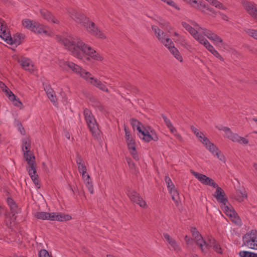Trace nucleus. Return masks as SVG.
Wrapping results in <instances>:
<instances>
[{
  "instance_id": "nucleus-1",
  "label": "nucleus",
  "mask_w": 257,
  "mask_h": 257,
  "mask_svg": "<svg viewBox=\"0 0 257 257\" xmlns=\"http://www.w3.org/2000/svg\"><path fill=\"white\" fill-rule=\"evenodd\" d=\"M57 41L64 45L67 49L71 52L72 55L78 59H82L88 56L91 57L98 61H102V57L91 47L85 44L77 37L68 36L67 37L61 36H56Z\"/></svg>"
},
{
  "instance_id": "nucleus-2",
  "label": "nucleus",
  "mask_w": 257,
  "mask_h": 257,
  "mask_svg": "<svg viewBox=\"0 0 257 257\" xmlns=\"http://www.w3.org/2000/svg\"><path fill=\"white\" fill-rule=\"evenodd\" d=\"M64 64L65 66H67L70 69L72 70L74 72L80 74L81 77L87 80L93 85L97 87L103 91H108V89L106 88L104 84H103L100 81L98 80V79H95L94 77H91V75L89 72L86 71L84 69L81 68L79 66L69 61L65 62Z\"/></svg>"
},
{
  "instance_id": "nucleus-3",
  "label": "nucleus",
  "mask_w": 257,
  "mask_h": 257,
  "mask_svg": "<svg viewBox=\"0 0 257 257\" xmlns=\"http://www.w3.org/2000/svg\"><path fill=\"white\" fill-rule=\"evenodd\" d=\"M199 130H195L194 132L197 137L199 139L206 147V148L214 155H215L220 160L225 161V157L222 155L221 152L217 147L213 143H211L205 136L199 131Z\"/></svg>"
},
{
  "instance_id": "nucleus-4",
  "label": "nucleus",
  "mask_w": 257,
  "mask_h": 257,
  "mask_svg": "<svg viewBox=\"0 0 257 257\" xmlns=\"http://www.w3.org/2000/svg\"><path fill=\"white\" fill-rule=\"evenodd\" d=\"M24 157L29 165L27 170L29 175L36 185H40L39 181L37 178L38 175L36 174V165L35 163V157L34 155L31 153L30 151H26L24 153Z\"/></svg>"
},
{
  "instance_id": "nucleus-5",
  "label": "nucleus",
  "mask_w": 257,
  "mask_h": 257,
  "mask_svg": "<svg viewBox=\"0 0 257 257\" xmlns=\"http://www.w3.org/2000/svg\"><path fill=\"white\" fill-rule=\"evenodd\" d=\"M244 245L253 249L257 250V231L252 230L244 234L242 238Z\"/></svg>"
},
{
  "instance_id": "nucleus-6",
  "label": "nucleus",
  "mask_w": 257,
  "mask_h": 257,
  "mask_svg": "<svg viewBox=\"0 0 257 257\" xmlns=\"http://www.w3.org/2000/svg\"><path fill=\"white\" fill-rule=\"evenodd\" d=\"M83 27L91 35L102 39H105L106 37L104 34L99 30L94 22L89 19L86 22H84Z\"/></svg>"
},
{
  "instance_id": "nucleus-7",
  "label": "nucleus",
  "mask_w": 257,
  "mask_h": 257,
  "mask_svg": "<svg viewBox=\"0 0 257 257\" xmlns=\"http://www.w3.org/2000/svg\"><path fill=\"white\" fill-rule=\"evenodd\" d=\"M227 203H223L221 204V207L223 210L224 213L229 216L231 220L236 224L240 225L241 224V221L239 217L238 216L237 213L232 209L231 207L227 205Z\"/></svg>"
},
{
  "instance_id": "nucleus-8",
  "label": "nucleus",
  "mask_w": 257,
  "mask_h": 257,
  "mask_svg": "<svg viewBox=\"0 0 257 257\" xmlns=\"http://www.w3.org/2000/svg\"><path fill=\"white\" fill-rule=\"evenodd\" d=\"M191 173L197 178L202 184L208 185L213 187H217V184L211 178L206 176V175L191 170Z\"/></svg>"
},
{
  "instance_id": "nucleus-9",
  "label": "nucleus",
  "mask_w": 257,
  "mask_h": 257,
  "mask_svg": "<svg viewBox=\"0 0 257 257\" xmlns=\"http://www.w3.org/2000/svg\"><path fill=\"white\" fill-rule=\"evenodd\" d=\"M68 13L73 20L77 23L81 24L83 26L84 25V22H86L89 19V18H87L84 14L77 12L75 9H69Z\"/></svg>"
},
{
  "instance_id": "nucleus-10",
  "label": "nucleus",
  "mask_w": 257,
  "mask_h": 257,
  "mask_svg": "<svg viewBox=\"0 0 257 257\" xmlns=\"http://www.w3.org/2000/svg\"><path fill=\"white\" fill-rule=\"evenodd\" d=\"M242 5L247 13L257 21V4L252 2L246 1H244Z\"/></svg>"
},
{
  "instance_id": "nucleus-11",
  "label": "nucleus",
  "mask_w": 257,
  "mask_h": 257,
  "mask_svg": "<svg viewBox=\"0 0 257 257\" xmlns=\"http://www.w3.org/2000/svg\"><path fill=\"white\" fill-rule=\"evenodd\" d=\"M127 196L132 202L139 205L140 207H145L147 206L146 202L136 191L134 190H128Z\"/></svg>"
},
{
  "instance_id": "nucleus-12",
  "label": "nucleus",
  "mask_w": 257,
  "mask_h": 257,
  "mask_svg": "<svg viewBox=\"0 0 257 257\" xmlns=\"http://www.w3.org/2000/svg\"><path fill=\"white\" fill-rule=\"evenodd\" d=\"M224 132V136L234 142H238L240 144H247L248 141L244 138L239 136L236 134L232 133L230 130H223Z\"/></svg>"
},
{
  "instance_id": "nucleus-13",
  "label": "nucleus",
  "mask_w": 257,
  "mask_h": 257,
  "mask_svg": "<svg viewBox=\"0 0 257 257\" xmlns=\"http://www.w3.org/2000/svg\"><path fill=\"white\" fill-rule=\"evenodd\" d=\"M83 113L89 128H95L96 127L98 128V125L91 112L89 109L85 108L83 111Z\"/></svg>"
},
{
  "instance_id": "nucleus-14",
  "label": "nucleus",
  "mask_w": 257,
  "mask_h": 257,
  "mask_svg": "<svg viewBox=\"0 0 257 257\" xmlns=\"http://www.w3.org/2000/svg\"><path fill=\"white\" fill-rule=\"evenodd\" d=\"M216 188V191L213 196L216 198V200L220 203H228L227 198L224 190L217 185V187H214Z\"/></svg>"
},
{
  "instance_id": "nucleus-15",
  "label": "nucleus",
  "mask_w": 257,
  "mask_h": 257,
  "mask_svg": "<svg viewBox=\"0 0 257 257\" xmlns=\"http://www.w3.org/2000/svg\"><path fill=\"white\" fill-rule=\"evenodd\" d=\"M25 35L22 33H17L13 35V37L11 36L10 39H8V44L15 45L17 46L21 44L23 40H24Z\"/></svg>"
},
{
  "instance_id": "nucleus-16",
  "label": "nucleus",
  "mask_w": 257,
  "mask_h": 257,
  "mask_svg": "<svg viewBox=\"0 0 257 257\" xmlns=\"http://www.w3.org/2000/svg\"><path fill=\"white\" fill-rule=\"evenodd\" d=\"M75 161L77 165L78 170L79 173H84L85 171H87V168L85 165V162L81 155L78 153H77Z\"/></svg>"
},
{
  "instance_id": "nucleus-17",
  "label": "nucleus",
  "mask_w": 257,
  "mask_h": 257,
  "mask_svg": "<svg viewBox=\"0 0 257 257\" xmlns=\"http://www.w3.org/2000/svg\"><path fill=\"white\" fill-rule=\"evenodd\" d=\"M44 90L50 101L53 103V104L56 105L57 98L55 93L53 89L49 85H48L45 86Z\"/></svg>"
},
{
  "instance_id": "nucleus-18",
  "label": "nucleus",
  "mask_w": 257,
  "mask_h": 257,
  "mask_svg": "<svg viewBox=\"0 0 257 257\" xmlns=\"http://www.w3.org/2000/svg\"><path fill=\"white\" fill-rule=\"evenodd\" d=\"M139 131L138 135L141 139H143L146 142H149L151 140H156L150 134L148 130H138Z\"/></svg>"
},
{
  "instance_id": "nucleus-19",
  "label": "nucleus",
  "mask_w": 257,
  "mask_h": 257,
  "mask_svg": "<svg viewBox=\"0 0 257 257\" xmlns=\"http://www.w3.org/2000/svg\"><path fill=\"white\" fill-rule=\"evenodd\" d=\"M40 13L42 17L48 22H52L53 23H58V21L55 19L52 14L48 10L46 9L41 10Z\"/></svg>"
},
{
  "instance_id": "nucleus-20",
  "label": "nucleus",
  "mask_w": 257,
  "mask_h": 257,
  "mask_svg": "<svg viewBox=\"0 0 257 257\" xmlns=\"http://www.w3.org/2000/svg\"><path fill=\"white\" fill-rule=\"evenodd\" d=\"M125 131V139L127 143V147H132L136 146V143L134 139V136L131 134L130 130H124Z\"/></svg>"
},
{
  "instance_id": "nucleus-21",
  "label": "nucleus",
  "mask_w": 257,
  "mask_h": 257,
  "mask_svg": "<svg viewBox=\"0 0 257 257\" xmlns=\"http://www.w3.org/2000/svg\"><path fill=\"white\" fill-rule=\"evenodd\" d=\"M7 203L10 207L12 216L14 217L15 214L18 213L17 206L14 200L11 198L7 199Z\"/></svg>"
},
{
  "instance_id": "nucleus-22",
  "label": "nucleus",
  "mask_w": 257,
  "mask_h": 257,
  "mask_svg": "<svg viewBox=\"0 0 257 257\" xmlns=\"http://www.w3.org/2000/svg\"><path fill=\"white\" fill-rule=\"evenodd\" d=\"M193 37L200 44H203L206 48L210 44L207 39H205L204 37L202 35L199 34L197 31V33H196L194 35H193Z\"/></svg>"
},
{
  "instance_id": "nucleus-23",
  "label": "nucleus",
  "mask_w": 257,
  "mask_h": 257,
  "mask_svg": "<svg viewBox=\"0 0 257 257\" xmlns=\"http://www.w3.org/2000/svg\"><path fill=\"white\" fill-rule=\"evenodd\" d=\"M168 49L173 56L180 62H182L183 58L180 55L179 51L174 47V46L168 47Z\"/></svg>"
},
{
  "instance_id": "nucleus-24",
  "label": "nucleus",
  "mask_w": 257,
  "mask_h": 257,
  "mask_svg": "<svg viewBox=\"0 0 257 257\" xmlns=\"http://www.w3.org/2000/svg\"><path fill=\"white\" fill-rule=\"evenodd\" d=\"M33 27L34 28L33 29L32 31L36 33H44L46 35L48 33V32L44 28L43 26L37 22L35 23V25L33 26Z\"/></svg>"
},
{
  "instance_id": "nucleus-25",
  "label": "nucleus",
  "mask_w": 257,
  "mask_h": 257,
  "mask_svg": "<svg viewBox=\"0 0 257 257\" xmlns=\"http://www.w3.org/2000/svg\"><path fill=\"white\" fill-rule=\"evenodd\" d=\"M20 63L21 65L26 70L31 71L32 69L30 68V67H33V65L30 64V60L23 58L20 61Z\"/></svg>"
},
{
  "instance_id": "nucleus-26",
  "label": "nucleus",
  "mask_w": 257,
  "mask_h": 257,
  "mask_svg": "<svg viewBox=\"0 0 257 257\" xmlns=\"http://www.w3.org/2000/svg\"><path fill=\"white\" fill-rule=\"evenodd\" d=\"M182 27L185 29L192 36L197 33V30L193 28L189 24L185 22H182L181 23Z\"/></svg>"
},
{
  "instance_id": "nucleus-27",
  "label": "nucleus",
  "mask_w": 257,
  "mask_h": 257,
  "mask_svg": "<svg viewBox=\"0 0 257 257\" xmlns=\"http://www.w3.org/2000/svg\"><path fill=\"white\" fill-rule=\"evenodd\" d=\"M11 36L9 32L4 30L3 25H2L0 27V37L8 44L9 42L7 40L10 38Z\"/></svg>"
},
{
  "instance_id": "nucleus-28",
  "label": "nucleus",
  "mask_w": 257,
  "mask_h": 257,
  "mask_svg": "<svg viewBox=\"0 0 257 257\" xmlns=\"http://www.w3.org/2000/svg\"><path fill=\"white\" fill-rule=\"evenodd\" d=\"M36 22H33L30 19H26L23 20L22 24L23 26L32 31L33 29L34 28L33 26L35 25Z\"/></svg>"
},
{
  "instance_id": "nucleus-29",
  "label": "nucleus",
  "mask_w": 257,
  "mask_h": 257,
  "mask_svg": "<svg viewBox=\"0 0 257 257\" xmlns=\"http://www.w3.org/2000/svg\"><path fill=\"white\" fill-rule=\"evenodd\" d=\"M236 199L239 201L242 202L247 198V194L244 190H238L236 192Z\"/></svg>"
},
{
  "instance_id": "nucleus-30",
  "label": "nucleus",
  "mask_w": 257,
  "mask_h": 257,
  "mask_svg": "<svg viewBox=\"0 0 257 257\" xmlns=\"http://www.w3.org/2000/svg\"><path fill=\"white\" fill-rule=\"evenodd\" d=\"M169 191L172 196V199L176 203H178L179 201V194L178 191L175 188L173 189L171 188Z\"/></svg>"
},
{
  "instance_id": "nucleus-31",
  "label": "nucleus",
  "mask_w": 257,
  "mask_h": 257,
  "mask_svg": "<svg viewBox=\"0 0 257 257\" xmlns=\"http://www.w3.org/2000/svg\"><path fill=\"white\" fill-rule=\"evenodd\" d=\"M131 124L133 128H146L143 124L136 119H131L130 120Z\"/></svg>"
},
{
  "instance_id": "nucleus-32",
  "label": "nucleus",
  "mask_w": 257,
  "mask_h": 257,
  "mask_svg": "<svg viewBox=\"0 0 257 257\" xmlns=\"http://www.w3.org/2000/svg\"><path fill=\"white\" fill-rule=\"evenodd\" d=\"M23 146L22 149L24 153L26 151H30L31 147V141L29 138H25L23 139Z\"/></svg>"
},
{
  "instance_id": "nucleus-33",
  "label": "nucleus",
  "mask_w": 257,
  "mask_h": 257,
  "mask_svg": "<svg viewBox=\"0 0 257 257\" xmlns=\"http://www.w3.org/2000/svg\"><path fill=\"white\" fill-rule=\"evenodd\" d=\"M208 51H209L213 55L219 58L220 60L223 61V57L218 53V52L214 49V48L209 44L206 48Z\"/></svg>"
},
{
  "instance_id": "nucleus-34",
  "label": "nucleus",
  "mask_w": 257,
  "mask_h": 257,
  "mask_svg": "<svg viewBox=\"0 0 257 257\" xmlns=\"http://www.w3.org/2000/svg\"><path fill=\"white\" fill-rule=\"evenodd\" d=\"M50 216L49 213L45 212H38L35 214V217L38 219L43 220H48V217Z\"/></svg>"
},
{
  "instance_id": "nucleus-35",
  "label": "nucleus",
  "mask_w": 257,
  "mask_h": 257,
  "mask_svg": "<svg viewBox=\"0 0 257 257\" xmlns=\"http://www.w3.org/2000/svg\"><path fill=\"white\" fill-rule=\"evenodd\" d=\"M196 239V243L199 246L202 252H204V248L203 247L204 245H206V247H207L208 244H207L206 242L203 240L202 236L201 237H197L195 238Z\"/></svg>"
},
{
  "instance_id": "nucleus-36",
  "label": "nucleus",
  "mask_w": 257,
  "mask_h": 257,
  "mask_svg": "<svg viewBox=\"0 0 257 257\" xmlns=\"http://www.w3.org/2000/svg\"><path fill=\"white\" fill-rule=\"evenodd\" d=\"M152 29L158 39H160L161 37L164 34V32L160 29L157 26L153 25Z\"/></svg>"
},
{
  "instance_id": "nucleus-37",
  "label": "nucleus",
  "mask_w": 257,
  "mask_h": 257,
  "mask_svg": "<svg viewBox=\"0 0 257 257\" xmlns=\"http://www.w3.org/2000/svg\"><path fill=\"white\" fill-rule=\"evenodd\" d=\"M165 35H163L160 39H159L165 46L168 48V47L171 46V45L173 44L172 40L168 38H166Z\"/></svg>"
},
{
  "instance_id": "nucleus-38",
  "label": "nucleus",
  "mask_w": 257,
  "mask_h": 257,
  "mask_svg": "<svg viewBox=\"0 0 257 257\" xmlns=\"http://www.w3.org/2000/svg\"><path fill=\"white\" fill-rule=\"evenodd\" d=\"M128 149L133 158L136 161H139L140 158L136 151V146L128 148Z\"/></svg>"
},
{
  "instance_id": "nucleus-39",
  "label": "nucleus",
  "mask_w": 257,
  "mask_h": 257,
  "mask_svg": "<svg viewBox=\"0 0 257 257\" xmlns=\"http://www.w3.org/2000/svg\"><path fill=\"white\" fill-rule=\"evenodd\" d=\"M58 221H68L71 219V216L62 213H58Z\"/></svg>"
},
{
  "instance_id": "nucleus-40",
  "label": "nucleus",
  "mask_w": 257,
  "mask_h": 257,
  "mask_svg": "<svg viewBox=\"0 0 257 257\" xmlns=\"http://www.w3.org/2000/svg\"><path fill=\"white\" fill-rule=\"evenodd\" d=\"M239 254L240 257H257V253L248 251H240Z\"/></svg>"
},
{
  "instance_id": "nucleus-41",
  "label": "nucleus",
  "mask_w": 257,
  "mask_h": 257,
  "mask_svg": "<svg viewBox=\"0 0 257 257\" xmlns=\"http://www.w3.org/2000/svg\"><path fill=\"white\" fill-rule=\"evenodd\" d=\"M90 102L91 104L94 107L98 108L99 110L102 109V106L101 103L95 98L92 97L90 98Z\"/></svg>"
},
{
  "instance_id": "nucleus-42",
  "label": "nucleus",
  "mask_w": 257,
  "mask_h": 257,
  "mask_svg": "<svg viewBox=\"0 0 257 257\" xmlns=\"http://www.w3.org/2000/svg\"><path fill=\"white\" fill-rule=\"evenodd\" d=\"M92 136L96 139H100L101 132L100 130H89Z\"/></svg>"
},
{
  "instance_id": "nucleus-43",
  "label": "nucleus",
  "mask_w": 257,
  "mask_h": 257,
  "mask_svg": "<svg viewBox=\"0 0 257 257\" xmlns=\"http://www.w3.org/2000/svg\"><path fill=\"white\" fill-rule=\"evenodd\" d=\"M245 32L249 36L257 40V30L248 29L245 30Z\"/></svg>"
},
{
  "instance_id": "nucleus-44",
  "label": "nucleus",
  "mask_w": 257,
  "mask_h": 257,
  "mask_svg": "<svg viewBox=\"0 0 257 257\" xmlns=\"http://www.w3.org/2000/svg\"><path fill=\"white\" fill-rule=\"evenodd\" d=\"M209 3L211 4L213 6H215L216 8H218L220 9H224V7L223 5L217 1V0H211Z\"/></svg>"
},
{
  "instance_id": "nucleus-45",
  "label": "nucleus",
  "mask_w": 257,
  "mask_h": 257,
  "mask_svg": "<svg viewBox=\"0 0 257 257\" xmlns=\"http://www.w3.org/2000/svg\"><path fill=\"white\" fill-rule=\"evenodd\" d=\"M165 182L166 184L167 185V187L168 190H170V189L172 188V189L175 188V186L172 182L171 179L169 178V176H165Z\"/></svg>"
},
{
  "instance_id": "nucleus-46",
  "label": "nucleus",
  "mask_w": 257,
  "mask_h": 257,
  "mask_svg": "<svg viewBox=\"0 0 257 257\" xmlns=\"http://www.w3.org/2000/svg\"><path fill=\"white\" fill-rule=\"evenodd\" d=\"M5 92L6 93V95L8 96L9 99L12 101H15L16 100V97L14 95V94L10 90L6 89L5 90Z\"/></svg>"
},
{
  "instance_id": "nucleus-47",
  "label": "nucleus",
  "mask_w": 257,
  "mask_h": 257,
  "mask_svg": "<svg viewBox=\"0 0 257 257\" xmlns=\"http://www.w3.org/2000/svg\"><path fill=\"white\" fill-rule=\"evenodd\" d=\"M208 39L212 40L217 42L221 43L222 42V40L219 37H218L217 35L212 33L210 36L208 37Z\"/></svg>"
},
{
  "instance_id": "nucleus-48",
  "label": "nucleus",
  "mask_w": 257,
  "mask_h": 257,
  "mask_svg": "<svg viewBox=\"0 0 257 257\" xmlns=\"http://www.w3.org/2000/svg\"><path fill=\"white\" fill-rule=\"evenodd\" d=\"M162 117L164 120V121L165 123L166 124V126L168 127L171 128V127H173V125L170 121V120L164 114H162Z\"/></svg>"
},
{
  "instance_id": "nucleus-49",
  "label": "nucleus",
  "mask_w": 257,
  "mask_h": 257,
  "mask_svg": "<svg viewBox=\"0 0 257 257\" xmlns=\"http://www.w3.org/2000/svg\"><path fill=\"white\" fill-rule=\"evenodd\" d=\"M176 252H178L180 250V247L179 245L177 243L175 239L173 240L171 242L169 243Z\"/></svg>"
},
{
  "instance_id": "nucleus-50",
  "label": "nucleus",
  "mask_w": 257,
  "mask_h": 257,
  "mask_svg": "<svg viewBox=\"0 0 257 257\" xmlns=\"http://www.w3.org/2000/svg\"><path fill=\"white\" fill-rule=\"evenodd\" d=\"M165 3H166L169 5L175 8L176 9L179 10L180 8L177 6L175 3L172 0H162Z\"/></svg>"
},
{
  "instance_id": "nucleus-51",
  "label": "nucleus",
  "mask_w": 257,
  "mask_h": 257,
  "mask_svg": "<svg viewBox=\"0 0 257 257\" xmlns=\"http://www.w3.org/2000/svg\"><path fill=\"white\" fill-rule=\"evenodd\" d=\"M50 216L48 217V220H53V221H58V213L57 212H53L49 213Z\"/></svg>"
},
{
  "instance_id": "nucleus-52",
  "label": "nucleus",
  "mask_w": 257,
  "mask_h": 257,
  "mask_svg": "<svg viewBox=\"0 0 257 257\" xmlns=\"http://www.w3.org/2000/svg\"><path fill=\"white\" fill-rule=\"evenodd\" d=\"M191 231L193 237L195 238H197V237H201V235L199 233V231H197L196 228H192Z\"/></svg>"
},
{
  "instance_id": "nucleus-53",
  "label": "nucleus",
  "mask_w": 257,
  "mask_h": 257,
  "mask_svg": "<svg viewBox=\"0 0 257 257\" xmlns=\"http://www.w3.org/2000/svg\"><path fill=\"white\" fill-rule=\"evenodd\" d=\"M160 25L163 28L166 29L167 30H169L171 29L170 26L169 25V23L164 21H161L160 22Z\"/></svg>"
},
{
  "instance_id": "nucleus-54",
  "label": "nucleus",
  "mask_w": 257,
  "mask_h": 257,
  "mask_svg": "<svg viewBox=\"0 0 257 257\" xmlns=\"http://www.w3.org/2000/svg\"><path fill=\"white\" fill-rule=\"evenodd\" d=\"M213 249L217 253L221 254L222 253V249L220 246V245L216 242L213 245Z\"/></svg>"
},
{
  "instance_id": "nucleus-55",
  "label": "nucleus",
  "mask_w": 257,
  "mask_h": 257,
  "mask_svg": "<svg viewBox=\"0 0 257 257\" xmlns=\"http://www.w3.org/2000/svg\"><path fill=\"white\" fill-rule=\"evenodd\" d=\"M39 257H49V254L46 249H41L39 252Z\"/></svg>"
},
{
  "instance_id": "nucleus-56",
  "label": "nucleus",
  "mask_w": 257,
  "mask_h": 257,
  "mask_svg": "<svg viewBox=\"0 0 257 257\" xmlns=\"http://www.w3.org/2000/svg\"><path fill=\"white\" fill-rule=\"evenodd\" d=\"M197 7L199 8L200 9H201V8H203L206 9L207 10H208V11H209L210 12H212L213 11V9L212 8L208 7L205 4H203L202 3H201L200 4H197Z\"/></svg>"
},
{
  "instance_id": "nucleus-57",
  "label": "nucleus",
  "mask_w": 257,
  "mask_h": 257,
  "mask_svg": "<svg viewBox=\"0 0 257 257\" xmlns=\"http://www.w3.org/2000/svg\"><path fill=\"white\" fill-rule=\"evenodd\" d=\"M126 161H127V164H128V165L129 166V167L131 169H135V165L134 163V162L132 161L131 159H130V158H126Z\"/></svg>"
},
{
  "instance_id": "nucleus-58",
  "label": "nucleus",
  "mask_w": 257,
  "mask_h": 257,
  "mask_svg": "<svg viewBox=\"0 0 257 257\" xmlns=\"http://www.w3.org/2000/svg\"><path fill=\"white\" fill-rule=\"evenodd\" d=\"M208 241L209 243V245L208 244V247L213 246L214 244H215L217 242L216 240L211 236L208 237Z\"/></svg>"
},
{
  "instance_id": "nucleus-59",
  "label": "nucleus",
  "mask_w": 257,
  "mask_h": 257,
  "mask_svg": "<svg viewBox=\"0 0 257 257\" xmlns=\"http://www.w3.org/2000/svg\"><path fill=\"white\" fill-rule=\"evenodd\" d=\"M163 236L164 238L169 243L174 240V239L167 233H164L163 234Z\"/></svg>"
},
{
  "instance_id": "nucleus-60",
  "label": "nucleus",
  "mask_w": 257,
  "mask_h": 257,
  "mask_svg": "<svg viewBox=\"0 0 257 257\" xmlns=\"http://www.w3.org/2000/svg\"><path fill=\"white\" fill-rule=\"evenodd\" d=\"M86 186L87 187V188H88L89 191L90 192V193L91 194H93V185H92V183H91V184H87Z\"/></svg>"
},
{
  "instance_id": "nucleus-61",
  "label": "nucleus",
  "mask_w": 257,
  "mask_h": 257,
  "mask_svg": "<svg viewBox=\"0 0 257 257\" xmlns=\"http://www.w3.org/2000/svg\"><path fill=\"white\" fill-rule=\"evenodd\" d=\"M13 102H14L15 105H16L18 107H20L23 105L22 103L20 101L19 99H16V100H15V101H13Z\"/></svg>"
},
{
  "instance_id": "nucleus-62",
  "label": "nucleus",
  "mask_w": 257,
  "mask_h": 257,
  "mask_svg": "<svg viewBox=\"0 0 257 257\" xmlns=\"http://www.w3.org/2000/svg\"><path fill=\"white\" fill-rule=\"evenodd\" d=\"M0 87L3 89V91L5 92L6 89L9 90L6 85L2 82H0Z\"/></svg>"
},
{
  "instance_id": "nucleus-63",
  "label": "nucleus",
  "mask_w": 257,
  "mask_h": 257,
  "mask_svg": "<svg viewBox=\"0 0 257 257\" xmlns=\"http://www.w3.org/2000/svg\"><path fill=\"white\" fill-rule=\"evenodd\" d=\"M84 181L86 185H87V184H91V183H92V181H91V180L90 179V176H87V178H86L85 180H84Z\"/></svg>"
},
{
  "instance_id": "nucleus-64",
  "label": "nucleus",
  "mask_w": 257,
  "mask_h": 257,
  "mask_svg": "<svg viewBox=\"0 0 257 257\" xmlns=\"http://www.w3.org/2000/svg\"><path fill=\"white\" fill-rule=\"evenodd\" d=\"M15 123H16V126L18 128H24L22 123L19 121H18V120L16 121Z\"/></svg>"
}]
</instances>
